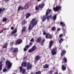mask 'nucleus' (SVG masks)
<instances>
[{
  "label": "nucleus",
  "mask_w": 74,
  "mask_h": 74,
  "mask_svg": "<svg viewBox=\"0 0 74 74\" xmlns=\"http://www.w3.org/2000/svg\"><path fill=\"white\" fill-rule=\"evenodd\" d=\"M7 18H4L3 19V22H5V21H7Z\"/></svg>",
  "instance_id": "obj_32"
},
{
  "label": "nucleus",
  "mask_w": 74,
  "mask_h": 74,
  "mask_svg": "<svg viewBox=\"0 0 74 74\" xmlns=\"http://www.w3.org/2000/svg\"><path fill=\"white\" fill-rule=\"evenodd\" d=\"M30 16V13L27 14L26 15V18H28Z\"/></svg>",
  "instance_id": "obj_25"
},
{
  "label": "nucleus",
  "mask_w": 74,
  "mask_h": 74,
  "mask_svg": "<svg viewBox=\"0 0 74 74\" xmlns=\"http://www.w3.org/2000/svg\"><path fill=\"white\" fill-rule=\"evenodd\" d=\"M26 27H23V29L22 30V33H23V32H25V30H26Z\"/></svg>",
  "instance_id": "obj_22"
},
{
  "label": "nucleus",
  "mask_w": 74,
  "mask_h": 74,
  "mask_svg": "<svg viewBox=\"0 0 74 74\" xmlns=\"http://www.w3.org/2000/svg\"><path fill=\"white\" fill-rule=\"evenodd\" d=\"M1 70H2V64L0 65V71H1Z\"/></svg>",
  "instance_id": "obj_39"
},
{
  "label": "nucleus",
  "mask_w": 74,
  "mask_h": 74,
  "mask_svg": "<svg viewBox=\"0 0 74 74\" xmlns=\"http://www.w3.org/2000/svg\"><path fill=\"white\" fill-rule=\"evenodd\" d=\"M8 42H6L5 43V45H6V46H7L8 45Z\"/></svg>",
  "instance_id": "obj_41"
},
{
  "label": "nucleus",
  "mask_w": 74,
  "mask_h": 74,
  "mask_svg": "<svg viewBox=\"0 0 74 74\" xmlns=\"http://www.w3.org/2000/svg\"><path fill=\"white\" fill-rule=\"evenodd\" d=\"M43 34H44V35H45V34H46V32H44L43 33Z\"/></svg>",
  "instance_id": "obj_60"
},
{
  "label": "nucleus",
  "mask_w": 74,
  "mask_h": 74,
  "mask_svg": "<svg viewBox=\"0 0 74 74\" xmlns=\"http://www.w3.org/2000/svg\"><path fill=\"white\" fill-rule=\"evenodd\" d=\"M22 42V40L21 39H18L16 41L17 44H20Z\"/></svg>",
  "instance_id": "obj_7"
},
{
  "label": "nucleus",
  "mask_w": 74,
  "mask_h": 74,
  "mask_svg": "<svg viewBox=\"0 0 74 74\" xmlns=\"http://www.w3.org/2000/svg\"><path fill=\"white\" fill-rule=\"evenodd\" d=\"M2 11V8H0V12H1Z\"/></svg>",
  "instance_id": "obj_56"
},
{
  "label": "nucleus",
  "mask_w": 74,
  "mask_h": 74,
  "mask_svg": "<svg viewBox=\"0 0 74 74\" xmlns=\"http://www.w3.org/2000/svg\"><path fill=\"white\" fill-rule=\"evenodd\" d=\"M32 50L34 51L35 50H36V46H34L32 47Z\"/></svg>",
  "instance_id": "obj_26"
},
{
  "label": "nucleus",
  "mask_w": 74,
  "mask_h": 74,
  "mask_svg": "<svg viewBox=\"0 0 74 74\" xmlns=\"http://www.w3.org/2000/svg\"><path fill=\"white\" fill-rule=\"evenodd\" d=\"M29 8V6L28 5V4L27 3H25L24 5V8L25 10H27Z\"/></svg>",
  "instance_id": "obj_9"
},
{
  "label": "nucleus",
  "mask_w": 74,
  "mask_h": 74,
  "mask_svg": "<svg viewBox=\"0 0 74 74\" xmlns=\"http://www.w3.org/2000/svg\"><path fill=\"white\" fill-rule=\"evenodd\" d=\"M21 9V7L20 6L18 7V10H20Z\"/></svg>",
  "instance_id": "obj_42"
},
{
  "label": "nucleus",
  "mask_w": 74,
  "mask_h": 74,
  "mask_svg": "<svg viewBox=\"0 0 74 74\" xmlns=\"http://www.w3.org/2000/svg\"><path fill=\"white\" fill-rule=\"evenodd\" d=\"M22 68V66H20V67H19V69H21Z\"/></svg>",
  "instance_id": "obj_62"
},
{
  "label": "nucleus",
  "mask_w": 74,
  "mask_h": 74,
  "mask_svg": "<svg viewBox=\"0 0 74 74\" xmlns=\"http://www.w3.org/2000/svg\"><path fill=\"white\" fill-rule=\"evenodd\" d=\"M5 8H3L2 9V11H4L5 10Z\"/></svg>",
  "instance_id": "obj_51"
},
{
  "label": "nucleus",
  "mask_w": 74,
  "mask_h": 74,
  "mask_svg": "<svg viewBox=\"0 0 74 74\" xmlns=\"http://www.w3.org/2000/svg\"><path fill=\"white\" fill-rule=\"evenodd\" d=\"M67 58H65V62L67 63Z\"/></svg>",
  "instance_id": "obj_44"
},
{
  "label": "nucleus",
  "mask_w": 74,
  "mask_h": 74,
  "mask_svg": "<svg viewBox=\"0 0 74 74\" xmlns=\"http://www.w3.org/2000/svg\"><path fill=\"white\" fill-rule=\"evenodd\" d=\"M30 41L31 42H33V41H34V39H33V38H32L31 39Z\"/></svg>",
  "instance_id": "obj_40"
},
{
  "label": "nucleus",
  "mask_w": 74,
  "mask_h": 74,
  "mask_svg": "<svg viewBox=\"0 0 74 74\" xmlns=\"http://www.w3.org/2000/svg\"><path fill=\"white\" fill-rule=\"evenodd\" d=\"M21 10H23V9H24V8H23V7H21Z\"/></svg>",
  "instance_id": "obj_54"
},
{
  "label": "nucleus",
  "mask_w": 74,
  "mask_h": 74,
  "mask_svg": "<svg viewBox=\"0 0 74 74\" xmlns=\"http://www.w3.org/2000/svg\"><path fill=\"white\" fill-rule=\"evenodd\" d=\"M40 59V57L38 55L36 56L35 57V59L36 61H38Z\"/></svg>",
  "instance_id": "obj_16"
},
{
  "label": "nucleus",
  "mask_w": 74,
  "mask_h": 74,
  "mask_svg": "<svg viewBox=\"0 0 74 74\" xmlns=\"http://www.w3.org/2000/svg\"><path fill=\"white\" fill-rule=\"evenodd\" d=\"M1 59H2V61H1V62H0V65L1 66V65L2 64V67L3 66V64H2V63L4 62V61H5V58H4L2 57L1 58Z\"/></svg>",
  "instance_id": "obj_12"
},
{
  "label": "nucleus",
  "mask_w": 74,
  "mask_h": 74,
  "mask_svg": "<svg viewBox=\"0 0 74 74\" xmlns=\"http://www.w3.org/2000/svg\"><path fill=\"white\" fill-rule=\"evenodd\" d=\"M20 71L21 73H22L23 74H24V73H25L26 71H25L24 69H20Z\"/></svg>",
  "instance_id": "obj_15"
},
{
  "label": "nucleus",
  "mask_w": 74,
  "mask_h": 74,
  "mask_svg": "<svg viewBox=\"0 0 74 74\" xmlns=\"http://www.w3.org/2000/svg\"><path fill=\"white\" fill-rule=\"evenodd\" d=\"M41 44L42 45H43V44H44V43L43 42H41Z\"/></svg>",
  "instance_id": "obj_59"
},
{
  "label": "nucleus",
  "mask_w": 74,
  "mask_h": 74,
  "mask_svg": "<svg viewBox=\"0 0 74 74\" xmlns=\"http://www.w3.org/2000/svg\"><path fill=\"white\" fill-rule=\"evenodd\" d=\"M13 45V42H11L10 43V45L11 46V45Z\"/></svg>",
  "instance_id": "obj_48"
},
{
  "label": "nucleus",
  "mask_w": 74,
  "mask_h": 74,
  "mask_svg": "<svg viewBox=\"0 0 74 74\" xmlns=\"http://www.w3.org/2000/svg\"><path fill=\"white\" fill-rule=\"evenodd\" d=\"M68 71L69 73H71V70H70L69 68H68Z\"/></svg>",
  "instance_id": "obj_36"
},
{
  "label": "nucleus",
  "mask_w": 74,
  "mask_h": 74,
  "mask_svg": "<svg viewBox=\"0 0 74 74\" xmlns=\"http://www.w3.org/2000/svg\"><path fill=\"white\" fill-rule=\"evenodd\" d=\"M41 73V72L40 71H39L38 72L36 73L35 74H40Z\"/></svg>",
  "instance_id": "obj_31"
},
{
  "label": "nucleus",
  "mask_w": 74,
  "mask_h": 74,
  "mask_svg": "<svg viewBox=\"0 0 74 74\" xmlns=\"http://www.w3.org/2000/svg\"><path fill=\"white\" fill-rule=\"evenodd\" d=\"M62 8V7L60 6H56L55 8H53V10L55 11L56 12L57 11H58V10H60Z\"/></svg>",
  "instance_id": "obj_4"
},
{
  "label": "nucleus",
  "mask_w": 74,
  "mask_h": 74,
  "mask_svg": "<svg viewBox=\"0 0 74 74\" xmlns=\"http://www.w3.org/2000/svg\"><path fill=\"white\" fill-rule=\"evenodd\" d=\"M7 30V28H3L2 29L1 31H0V33H3V32L4 31V30Z\"/></svg>",
  "instance_id": "obj_27"
},
{
  "label": "nucleus",
  "mask_w": 74,
  "mask_h": 74,
  "mask_svg": "<svg viewBox=\"0 0 74 74\" xmlns=\"http://www.w3.org/2000/svg\"><path fill=\"white\" fill-rule=\"evenodd\" d=\"M43 68L45 69H47L49 67V65L47 64H46L43 66Z\"/></svg>",
  "instance_id": "obj_18"
},
{
  "label": "nucleus",
  "mask_w": 74,
  "mask_h": 74,
  "mask_svg": "<svg viewBox=\"0 0 74 74\" xmlns=\"http://www.w3.org/2000/svg\"><path fill=\"white\" fill-rule=\"evenodd\" d=\"M24 51H27V49H26V48H24Z\"/></svg>",
  "instance_id": "obj_52"
},
{
  "label": "nucleus",
  "mask_w": 74,
  "mask_h": 74,
  "mask_svg": "<svg viewBox=\"0 0 74 74\" xmlns=\"http://www.w3.org/2000/svg\"><path fill=\"white\" fill-rule=\"evenodd\" d=\"M51 11H52V10H51V9L47 10L46 12V15H48V14H49Z\"/></svg>",
  "instance_id": "obj_14"
},
{
  "label": "nucleus",
  "mask_w": 74,
  "mask_h": 74,
  "mask_svg": "<svg viewBox=\"0 0 74 74\" xmlns=\"http://www.w3.org/2000/svg\"><path fill=\"white\" fill-rule=\"evenodd\" d=\"M64 53H65V50H64L62 51L61 54V56H63V55L64 54Z\"/></svg>",
  "instance_id": "obj_23"
},
{
  "label": "nucleus",
  "mask_w": 74,
  "mask_h": 74,
  "mask_svg": "<svg viewBox=\"0 0 74 74\" xmlns=\"http://www.w3.org/2000/svg\"><path fill=\"white\" fill-rule=\"evenodd\" d=\"M18 51V48H15L14 49V51H13V52H16V51Z\"/></svg>",
  "instance_id": "obj_30"
},
{
  "label": "nucleus",
  "mask_w": 74,
  "mask_h": 74,
  "mask_svg": "<svg viewBox=\"0 0 74 74\" xmlns=\"http://www.w3.org/2000/svg\"><path fill=\"white\" fill-rule=\"evenodd\" d=\"M16 32H17V30L16 29H15L12 32V34H15V33H16Z\"/></svg>",
  "instance_id": "obj_20"
},
{
  "label": "nucleus",
  "mask_w": 74,
  "mask_h": 74,
  "mask_svg": "<svg viewBox=\"0 0 74 74\" xmlns=\"http://www.w3.org/2000/svg\"><path fill=\"white\" fill-rule=\"evenodd\" d=\"M36 10H38V6H36Z\"/></svg>",
  "instance_id": "obj_45"
},
{
  "label": "nucleus",
  "mask_w": 74,
  "mask_h": 74,
  "mask_svg": "<svg viewBox=\"0 0 74 74\" xmlns=\"http://www.w3.org/2000/svg\"><path fill=\"white\" fill-rule=\"evenodd\" d=\"M14 37H16V36H17V34H14Z\"/></svg>",
  "instance_id": "obj_58"
},
{
  "label": "nucleus",
  "mask_w": 74,
  "mask_h": 74,
  "mask_svg": "<svg viewBox=\"0 0 74 74\" xmlns=\"http://www.w3.org/2000/svg\"><path fill=\"white\" fill-rule=\"evenodd\" d=\"M58 31H60V28H58Z\"/></svg>",
  "instance_id": "obj_61"
},
{
  "label": "nucleus",
  "mask_w": 74,
  "mask_h": 74,
  "mask_svg": "<svg viewBox=\"0 0 74 74\" xmlns=\"http://www.w3.org/2000/svg\"><path fill=\"white\" fill-rule=\"evenodd\" d=\"M41 39V38H37V40H36V42H40Z\"/></svg>",
  "instance_id": "obj_17"
},
{
  "label": "nucleus",
  "mask_w": 74,
  "mask_h": 74,
  "mask_svg": "<svg viewBox=\"0 0 74 74\" xmlns=\"http://www.w3.org/2000/svg\"><path fill=\"white\" fill-rule=\"evenodd\" d=\"M29 47H30V46H29V45H26L25 46V48H26L27 49H28Z\"/></svg>",
  "instance_id": "obj_35"
},
{
  "label": "nucleus",
  "mask_w": 74,
  "mask_h": 74,
  "mask_svg": "<svg viewBox=\"0 0 74 74\" xmlns=\"http://www.w3.org/2000/svg\"><path fill=\"white\" fill-rule=\"evenodd\" d=\"M53 42L52 40H51L50 41L49 43V47L50 48H51V47L52 46V45H53Z\"/></svg>",
  "instance_id": "obj_11"
},
{
  "label": "nucleus",
  "mask_w": 74,
  "mask_h": 74,
  "mask_svg": "<svg viewBox=\"0 0 74 74\" xmlns=\"http://www.w3.org/2000/svg\"><path fill=\"white\" fill-rule=\"evenodd\" d=\"M51 18H52V15L51 14L47 16L46 17V19L47 21H49V20L51 19Z\"/></svg>",
  "instance_id": "obj_8"
},
{
  "label": "nucleus",
  "mask_w": 74,
  "mask_h": 74,
  "mask_svg": "<svg viewBox=\"0 0 74 74\" xmlns=\"http://www.w3.org/2000/svg\"><path fill=\"white\" fill-rule=\"evenodd\" d=\"M6 66H8V69H10L11 67V66L12 65V63L8 61H6Z\"/></svg>",
  "instance_id": "obj_3"
},
{
  "label": "nucleus",
  "mask_w": 74,
  "mask_h": 74,
  "mask_svg": "<svg viewBox=\"0 0 74 74\" xmlns=\"http://www.w3.org/2000/svg\"><path fill=\"white\" fill-rule=\"evenodd\" d=\"M21 66L23 67H27V70H29V69H31L32 67V65H30V63L29 62H23L22 63Z\"/></svg>",
  "instance_id": "obj_2"
},
{
  "label": "nucleus",
  "mask_w": 74,
  "mask_h": 74,
  "mask_svg": "<svg viewBox=\"0 0 74 74\" xmlns=\"http://www.w3.org/2000/svg\"><path fill=\"white\" fill-rule=\"evenodd\" d=\"M51 30L53 31H54V30H56V27H52Z\"/></svg>",
  "instance_id": "obj_29"
},
{
  "label": "nucleus",
  "mask_w": 74,
  "mask_h": 74,
  "mask_svg": "<svg viewBox=\"0 0 74 74\" xmlns=\"http://www.w3.org/2000/svg\"><path fill=\"white\" fill-rule=\"evenodd\" d=\"M46 19H47V17L46 18V16H42L41 18V19L42 22H44L45 21Z\"/></svg>",
  "instance_id": "obj_10"
},
{
  "label": "nucleus",
  "mask_w": 74,
  "mask_h": 74,
  "mask_svg": "<svg viewBox=\"0 0 74 74\" xmlns=\"http://www.w3.org/2000/svg\"><path fill=\"white\" fill-rule=\"evenodd\" d=\"M45 38H50V39H51V38H52V36L50 34L48 33L46 34Z\"/></svg>",
  "instance_id": "obj_6"
},
{
  "label": "nucleus",
  "mask_w": 74,
  "mask_h": 74,
  "mask_svg": "<svg viewBox=\"0 0 74 74\" xmlns=\"http://www.w3.org/2000/svg\"><path fill=\"white\" fill-rule=\"evenodd\" d=\"M62 69L63 71H64L65 70V66L64 65H62Z\"/></svg>",
  "instance_id": "obj_24"
},
{
  "label": "nucleus",
  "mask_w": 74,
  "mask_h": 74,
  "mask_svg": "<svg viewBox=\"0 0 74 74\" xmlns=\"http://www.w3.org/2000/svg\"><path fill=\"white\" fill-rule=\"evenodd\" d=\"M7 48V47L6 45H5L3 46V48L4 49V48Z\"/></svg>",
  "instance_id": "obj_38"
},
{
  "label": "nucleus",
  "mask_w": 74,
  "mask_h": 74,
  "mask_svg": "<svg viewBox=\"0 0 74 74\" xmlns=\"http://www.w3.org/2000/svg\"><path fill=\"white\" fill-rule=\"evenodd\" d=\"M53 71L52 70H51L50 71H49V73L50 74H52L53 73Z\"/></svg>",
  "instance_id": "obj_47"
},
{
  "label": "nucleus",
  "mask_w": 74,
  "mask_h": 74,
  "mask_svg": "<svg viewBox=\"0 0 74 74\" xmlns=\"http://www.w3.org/2000/svg\"><path fill=\"white\" fill-rule=\"evenodd\" d=\"M7 71V69H4L3 70V72H5Z\"/></svg>",
  "instance_id": "obj_43"
},
{
  "label": "nucleus",
  "mask_w": 74,
  "mask_h": 74,
  "mask_svg": "<svg viewBox=\"0 0 74 74\" xmlns=\"http://www.w3.org/2000/svg\"><path fill=\"white\" fill-rule=\"evenodd\" d=\"M37 24V21H36V18H33L32 19L31 22V24L29 26L28 28L29 30H31L33 29L34 26V25H36Z\"/></svg>",
  "instance_id": "obj_1"
},
{
  "label": "nucleus",
  "mask_w": 74,
  "mask_h": 74,
  "mask_svg": "<svg viewBox=\"0 0 74 74\" xmlns=\"http://www.w3.org/2000/svg\"><path fill=\"white\" fill-rule=\"evenodd\" d=\"M53 74H58V73H55Z\"/></svg>",
  "instance_id": "obj_64"
},
{
  "label": "nucleus",
  "mask_w": 74,
  "mask_h": 74,
  "mask_svg": "<svg viewBox=\"0 0 74 74\" xmlns=\"http://www.w3.org/2000/svg\"><path fill=\"white\" fill-rule=\"evenodd\" d=\"M14 27L13 26L11 27V30H14Z\"/></svg>",
  "instance_id": "obj_53"
},
{
  "label": "nucleus",
  "mask_w": 74,
  "mask_h": 74,
  "mask_svg": "<svg viewBox=\"0 0 74 74\" xmlns=\"http://www.w3.org/2000/svg\"><path fill=\"white\" fill-rule=\"evenodd\" d=\"M44 41H45V39H43L42 40L41 42L44 43Z\"/></svg>",
  "instance_id": "obj_49"
},
{
  "label": "nucleus",
  "mask_w": 74,
  "mask_h": 74,
  "mask_svg": "<svg viewBox=\"0 0 74 74\" xmlns=\"http://www.w3.org/2000/svg\"><path fill=\"white\" fill-rule=\"evenodd\" d=\"M60 25H62L63 26H64L65 25L64 24V23L63 22H60Z\"/></svg>",
  "instance_id": "obj_21"
},
{
  "label": "nucleus",
  "mask_w": 74,
  "mask_h": 74,
  "mask_svg": "<svg viewBox=\"0 0 74 74\" xmlns=\"http://www.w3.org/2000/svg\"><path fill=\"white\" fill-rule=\"evenodd\" d=\"M10 51L11 52H14V48H12L10 49Z\"/></svg>",
  "instance_id": "obj_37"
},
{
  "label": "nucleus",
  "mask_w": 74,
  "mask_h": 74,
  "mask_svg": "<svg viewBox=\"0 0 74 74\" xmlns=\"http://www.w3.org/2000/svg\"><path fill=\"white\" fill-rule=\"evenodd\" d=\"M57 51V49L55 48L53 49L51 51V54L53 56L56 54V51Z\"/></svg>",
  "instance_id": "obj_5"
},
{
  "label": "nucleus",
  "mask_w": 74,
  "mask_h": 74,
  "mask_svg": "<svg viewBox=\"0 0 74 74\" xmlns=\"http://www.w3.org/2000/svg\"><path fill=\"white\" fill-rule=\"evenodd\" d=\"M34 51L32 49H30L28 50L29 52H30L31 53V52H33Z\"/></svg>",
  "instance_id": "obj_28"
},
{
  "label": "nucleus",
  "mask_w": 74,
  "mask_h": 74,
  "mask_svg": "<svg viewBox=\"0 0 74 74\" xmlns=\"http://www.w3.org/2000/svg\"><path fill=\"white\" fill-rule=\"evenodd\" d=\"M52 18L53 19V21H55V20H56V15H53Z\"/></svg>",
  "instance_id": "obj_19"
},
{
  "label": "nucleus",
  "mask_w": 74,
  "mask_h": 74,
  "mask_svg": "<svg viewBox=\"0 0 74 74\" xmlns=\"http://www.w3.org/2000/svg\"><path fill=\"white\" fill-rule=\"evenodd\" d=\"M5 1L6 3H7V2L9 0H5Z\"/></svg>",
  "instance_id": "obj_57"
},
{
  "label": "nucleus",
  "mask_w": 74,
  "mask_h": 74,
  "mask_svg": "<svg viewBox=\"0 0 74 74\" xmlns=\"http://www.w3.org/2000/svg\"><path fill=\"white\" fill-rule=\"evenodd\" d=\"M42 31H43V32H45V30H43Z\"/></svg>",
  "instance_id": "obj_63"
},
{
  "label": "nucleus",
  "mask_w": 74,
  "mask_h": 74,
  "mask_svg": "<svg viewBox=\"0 0 74 74\" xmlns=\"http://www.w3.org/2000/svg\"><path fill=\"white\" fill-rule=\"evenodd\" d=\"M62 36H63V34H60L59 35V37H62Z\"/></svg>",
  "instance_id": "obj_46"
},
{
  "label": "nucleus",
  "mask_w": 74,
  "mask_h": 74,
  "mask_svg": "<svg viewBox=\"0 0 74 74\" xmlns=\"http://www.w3.org/2000/svg\"><path fill=\"white\" fill-rule=\"evenodd\" d=\"M45 4L44 3H41L38 5V7L40 8H43L44 7Z\"/></svg>",
  "instance_id": "obj_13"
},
{
  "label": "nucleus",
  "mask_w": 74,
  "mask_h": 74,
  "mask_svg": "<svg viewBox=\"0 0 74 74\" xmlns=\"http://www.w3.org/2000/svg\"><path fill=\"white\" fill-rule=\"evenodd\" d=\"M3 14V13H0V16H2V15Z\"/></svg>",
  "instance_id": "obj_50"
},
{
  "label": "nucleus",
  "mask_w": 74,
  "mask_h": 74,
  "mask_svg": "<svg viewBox=\"0 0 74 74\" xmlns=\"http://www.w3.org/2000/svg\"><path fill=\"white\" fill-rule=\"evenodd\" d=\"M26 58H27L26 57H24L23 58V60H26Z\"/></svg>",
  "instance_id": "obj_55"
},
{
  "label": "nucleus",
  "mask_w": 74,
  "mask_h": 74,
  "mask_svg": "<svg viewBox=\"0 0 74 74\" xmlns=\"http://www.w3.org/2000/svg\"><path fill=\"white\" fill-rule=\"evenodd\" d=\"M63 38H61L60 39L59 41V43H62V42L63 41Z\"/></svg>",
  "instance_id": "obj_34"
},
{
  "label": "nucleus",
  "mask_w": 74,
  "mask_h": 74,
  "mask_svg": "<svg viewBox=\"0 0 74 74\" xmlns=\"http://www.w3.org/2000/svg\"><path fill=\"white\" fill-rule=\"evenodd\" d=\"M32 45H33V43L32 42H30L29 43V47H32Z\"/></svg>",
  "instance_id": "obj_33"
}]
</instances>
